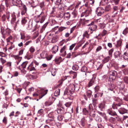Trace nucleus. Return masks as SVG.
Returning <instances> with one entry per match:
<instances>
[{"instance_id": "60", "label": "nucleus", "mask_w": 128, "mask_h": 128, "mask_svg": "<svg viewBox=\"0 0 128 128\" xmlns=\"http://www.w3.org/2000/svg\"><path fill=\"white\" fill-rule=\"evenodd\" d=\"M29 51L32 54H33L35 50V49L33 46H31L29 49Z\"/></svg>"}, {"instance_id": "10", "label": "nucleus", "mask_w": 128, "mask_h": 128, "mask_svg": "<svg viewBox=\"0 0 128 128\" xmlns=\"http://www.w3.org/2000/svg\"><path fill=\"white\" fill-rule=\"evenodd\" d=\"M11 17L12 18L11 20V24H12L14 25V24L15 23V26H16L17 24L16 22V23L15 22V21L16 20V16L15 15L14 13H13V14H12L11 15Z\"/></svg>"}, {"instance_id": "19", "label": "nucleus", "mask_w": 128, "mask_h": 128, "mask_svg": "<svg viewBox=\"0 0 128 128\" xmlns=\"http://www.w3.org/2000/svg\"><path fill=\"white\" fill-rule=\"evenodd\" d=\"M86 120L84 118H82L80 122V126L82 127H84L85 126Z\"/></svg>"}, {"instance_id": "3", "label": "nucleus", "mask_w": 128, "mask_h": 128, "mask_svg": "<svg viewBox=\"0 0 128 128\" xmlns=\"http://www.w3.org/2000/svg\"><path fill=\"white\" fill-rule=\"evenodd\" d=\"M47 90H44V89H41L38 92V93L35 92L33 94L34 97H36L38 96L40 99L46 95L47 93Z\"/></svg>"}, {"instance_id": "14", "label": "nucleus", "mask_w": 128, "mask_h": 128, "mask_svg": "<svg viewBox=\"0 0 128 128\" xmlns=\"http://www.w3.org/2000/svg\"><path fill=\"white\" fill-rule=\"evenodd\" d=\"M35 67L34 66L32 63H31L28 66L27 68V70L29 71H36V70Z\"/></svg>"}, {"instance_id": "64", "label": "nucleus", "mask_w": 128, "mask_h": 128, "mask_svg": "<svg viewBox=\"0 0 128 128\" xmlns=\"http://www.w3.org/2000/svg\"><path fill=\"white\" fill-rule=\"evenodd\" d=\"M123 80L124 82L128 84V77L126 76L124 77V78Z\"/></svg>"}, {"instance_id": "13", "label": "nucleus", "mask_w": 128, "mask_h": 128, "mask_svg": "<svg viewBox=\"0 0 128 128\" xmlns=\"http://www.w3.org/2000/svg\"><path fill=\"white\" fill-rule=\"evenodd\" d=\"M109 73L110 77L113 76V78H112V79L113 78L115 79L117 75V72L115 70L111 71Z\"/></svg>"}, {"instance_id": "2", "label": "nucleus", "mask_w": 128, "mask_h": 128, "mask_svg": "<svg viewBox=\"0 0 128 128\" xmlns=\"http://www.w3.org/2000/svg\"><path fill=\"white\" fill-rule=\"evenodd\" d=\"M45 18L46 15L44 13L42 12L40 15L35 16L34 20L37 23L40 22V23H42L45 20Z\"/></svg>"}, {"instance_id": "61", "label": "nucleus", "mask_w": 128, "mask_h": 128, "mask_svg": "<svg viewBox=\"0 0 128 128\" xmlns=\"http://www.w3.org/2000/svg\"><path fill=\"white\" fill-rule=\"evenodd\" d=\"M72 102H68L66 103L65 104V106L67 107L68 108L71 105Z\"/></svg>"}, {"instance_id": "5", "label": "nucleus", "mask_w": 128, "mask_h": 128, "mask_svg": "<svg viewBox=\"0 0 128 128\" xmlns=\"http://www.w3.org/2000/svg\"><path fill=\"white\" fill-rule=\"evenodd\" d=\"M91 22L89 20H86L85 18H81L79 21L80 23L82 24V26L86 25L87 26H90Z\"/></svg>"}, {"instance_id": "31", "label": "nucleus", "mask_w": 128, "mask_h": 128, "mask_svg": "<svg viewBox=\"0 0 128 128\" xmlns=\"http://www.w3.org/2000/svg\"><path fill=\"white\" fill-rule=\"evenodd\" d=\"M5 7L2 3L0 4V13H2L5 10Z\"/></svg>"}, {"instance_id": "8", "label": "nucleus", "mask_w": 128, "mask_h": 128, "mask_svg": "<svg viewBox=\"0 0 128 128\" xmlns=\"http://www.w3.org/2000/svg\"><path fill=\"white\" fill-rule=\"evenodd\" d=\"M21 10V14L22 16L25 15L27 14V8L25 5L23 4L22 5Z\"/></svg>"}, {"instance_id": "6", "label": "nucleus", "mask_w": 128, "mask_h": 128, "mask_svg": "<svg viewBox=\"0 0 128 128\" xmlns=\"http://www.w3.org/2000/svg\"><path fill=\"white\" fill-rule=\"evenodd\" d=\"M120 68L122 69L124 74L125 75H128V68L127 65L126 64L122 65L120 67Z\"/></svg>"}, {"instance_id": "28", "label": "nucleus", "mask_w": 128, "mask_h": 128, "mask_svg": "<svg viewBox=\"0 0 128 128\" xmlns=\"http://www.w3.org/2000/svg\"><path fill=\"white\" fill-rule=\"evenodd\" d=\"M112 7L110 4L106 5L105 8V11L106 12H109L111 11Z\"/></svg>"}, {"instance_id": "20", "label": "nucleus", "mask_w": 128, "mask_h": 128, "mask_svg": "<svg viewBox=\"0 0 128 128\" xmlns=\"http://www.w3.org/2000/svg\"><path fill=\"white\" fill-rule=\"evenodd\" d=\"M58 47L57 46H54L51 50L52 52L54 54H55L58 51Z\"/></svg>"}, {"instance_id": "30", "label": "nucleus", "mask_w": 128, "mask_h": 128, "mask_svg": "<svg viewBox=\"0 0 128 128\" xmlns=\"http://www.w3.org/2000/svg\"><path fill=\"white\" fill-rule=\"evenodd\" d=\"M121 105V104L120 103H118V104H113L112 106V108L114 109H117L118 107L120 106Z\"/></svg>"}, {"instance_id": "41", "label": "nucleus", "mask_w": 128, "mask_h": 128, "mask_svg": "<svg viewBox=\"0 0 128 128\" xmlns=\"http://www.w3.org/2000/svg\"><path fill=\"white\" fill-rule=\"evenodd\" d=\"M106 20H108V21L109 22H112L113 20L111 19L110 17V16L108 14H107L106 15Z\"/></svg>"}, {"instance_id": "12", "label": "nucleus", "mask_w": 128, "mask_h": 128, "mask_svg": "<svg viewBox=\"0 0 128 128\" xmlns=\"http://www.w3.org/2000/svg\"><path fill=\"white\" fill-rule=\"evenodd\" d=\"M107 113L110 115L112 116H117V114L116 112L113 110L112 108L107 110Z\"/></svg>"}, {"instance_id": "42", "label": "nucleus", "mask_w": 128, "mask_h": 128, "mask_svg": "<svg viewBox=\"0 0 128 128\" xmlns=\"http://www.w3.org/2000/svg\"><path fill=\"white\" fill-rule=\"evenodd\" d=\"M80 53L76 52H73L72 54V56L74 57H76L77 56L80 55Z\"/></svg>"}, {"instance_id": "63", "label": "nucleus", "mask_w": 128, "mask_h": 128, "mask_svg": "<svg viewBox=\"0 0 128 128\" xmlns=\"http://www.w3.org/2000/svg\"><path fill=\"white\" fill-rule=\"evenodd\" d=\"M107 32L105 30H104L102 32V33L100 34V35H101L102 36H105L107 34Z\"/></svg>"}, {"instance_id": "21", "label": "nucleus", "mask_w": 128, "mask_h": 128, "mask_svg": "<svg viewBox=\"0 0 128 128\" xmlns=\"http://www.w3.org/2000/svg\"><path fill=\"white\" fill-rule=\"evenodd\" d=\"M46 122L47 124L49 123V124L52 126H54L55 124V122L52 120H46Z\"/></svg>"}, {"instance_id": "58", "label": "nucleus", "mask_w": 128, "mask_h": 128, "mask_svg": "<svg viewBox=\"0 0 128 128\" xmlns=\"http://www.w3.org/2000/svg\"><path fill=\"white\" fill-rule=\"evenodd\" d=\"M30 82H24L23 84V88L26 89V87L27 86Z\"/></svg>"}, {"instance_id": "57", "label": "nucleus", "mask_w": 128, "mask_h": 128, "mask_svg": "<svg viewBox=\"0 0 128 128\" xmlns=\"http://www.w3.org/2000/svg\"><path fill=\"white\" fill-rule=\"evenodd\" d=\"M119 9V7H118V6H114L113 7V12H114L115 11L117 12Z\"/></svg>"}, {"instance_id": "18", "label": "nucleus", "mask_w": 128, "mask_h": 128, "mask_svg": "<svg viewBox=\"0 0 128 128\" xmlns=\"http://www.w3.org/2000/svg\"><path fill=\"white\" fill-rule=\"evenodd\" d=\"M12 1L13 4L15 6L21 4L22 3L21 0H12Z\"/></svg>"}, {"instance_id": "15", "label": "nucleus", "mask_w": 128, "mask_h": 128, "mask_svg": "<svg viewBox=\"0 0 128 128\" xmlns=\"http://www.w3.org/2000/svg\"><path fill=\"white\" fill-rule=\"evenodd\" d=\"M118 111L119 113L122 114H124L125 113H127L128 110L124 108H121L118 110Z\"/></svg>"}, {"instance_id": "9", "label": "nucleus", "mask_w": 128, "mask_h": 128, "mask_svg": "<svg viewBox=\"0 0 128 128\" xmlns=\"http://www.w3.org/2000/svg\"><path fill=\"white\" fill-rule=\"evenodd\" d=\"M68 90L70 94H72L74 92L75 90V85L73 84H71L68 86Z\"/></svg>"}, {"instance_id": "55", "label": "nucleus", "mask_w": 128, "mask_h": 128, "mask_svg": "<svg viewBox=\"0 0 128 128\" xmlns=\"http://www.w3.org/2000/svg\"><path fill=\"white\" fill-rule=\"evenodd\" d=\"M114 50L113 48H112L108 51V54L109 56H108L111 58L112 56V54L114 51Z\"/></svg>"}, {"instance_id": "29", "label": "nucleus", "mask_w": 128, "mask_h": 128, "mask_svg": "<svg viewBox=\"0 0 128 128\" xmlns=\"http://www.w3.org/2000/svg\"><path fill=\"white\" fill-rule=\"evenodd\" d=\"M64 118L65 121L67 122L71 120V116L70 114L65 115Z\"/></svg>"}, {"instance_id": "62", "label": "nucleus", "mask_w": 128, "mask_h": 128, "mask_svg": "<svg viewBox=\"0 0 128 128\" xmlns=\"http://www.w3.org/2000/svg\"><path fill=\"white\" fill-rule=\"evenodd\" d=\"M27 21V20L25 18H22L21 20L22 24L23 25H24L26 22Z\"/></svg>"}, {"instance_id": "25", "label": "nucleus", "mask_w": 128, "mask_h": 128, "mask_svg": "<svg viewBox=\"0 0 128 128\" xmlns=\"http://www.w3.org/2000/svg\"><path fill=\"white\" fill-rule=\"evenodd\" d=\"M54 61L56 64H59L62 61V58L61 57H59L57 58H56L54 60Z\"/></svg>"}, {"instance_id": "48", "label": "nucleus", "mask_w": 128, "mask_h": 128, "mask_svg": "<svg viewBox=\"0 0 128 128\" xmlns=\"http://www.w3.org/2000/svg\"><path fill=\"white\" fill-rule=\"evenodd\" d=\"M83 36L84 37H85L87 38H88L89 37V35L88 34V32L87 31H86L83 34Z\"/></svg>"}, {"instance_id": "46", "label": "nucleus", "mask_w": 128, "mask_h": 128, "mask_svg": "<svg viewBox=\"0 0 128 128\" xmlns=\"http://www.w3.org/2000/svg\"><path fill=\"white\" fill-rule=\"evenodd\" d=\"M82 112L83 114L85 115H88L89 114L88 111L86 108H84L83 109Z\"/></svg>"}, {"instance_id": "43", "label": "nucleus", "mask_w": 128, "mask_h": 128, "mask_svg": "<svg viewBox=\"0 0 128 128\" xmlns=\"http://www.w3.org/2000/svg\"><path fill=\"white\" fill-rule=\"evenodd\" d=\"M57 70L56 69H52L51 71V72L52 73V75L53 76H55L56 74V72Z\"/></svg>"}, {"instance_id": "45", "label": "nucleus", "mask_w": 128, "mask_h": 128, "mask_svg": "<svg viewBox=\"0 0 128 128\" xmlns=\"http://www.w3.org/2000/svg\"><path fill=\"white\" fill-rule=\"evenodd\" d=\"M60 89L58 88L57 89L55 92L54 95L55 96H57L60 95Z\"/></svg>"}, {"instance_id": "26", "label": "nucleus", "mask_w": 128, "mask_h": 128, "mask_svg": "<svg viewBox=\"0 0 128 128\" xmlns=\"http://www.w3.org/2000/svg\"><path fill=\"white\" fill-rule=\"evenodd\" d=\"M57 112L58 113V114H62L64 112V107H62L61 108H58Z\"/></svg>"}, {"instance_id": "27", "label": "nucleus", "mask_w": 128, "mask_h": 128, "mask_svg": "<svg viewBox=\"0 0 128 128\" xmlns=\"http://www.w3.org/2000/svg\"><path fill=\"white\" fill-rule=\"evenodd\" d=\"M98 102L97 99L95 98H93L92 99V104L95 108H97L96 105L98 104Z\"/></svg>"}, {"instance_id": "59", "label": "nucleus", "mask_w": 128, "mask_h": 128, "mask_svg": "<svg viewBox=\"0 0 128 128\" xmlns=\"http://www.w3.org/2000/svg\"><path fill=\"white\" fill-rule=\"evenodd\" d=\"M79 66L76 65H75L73 66L72 67V69L73 70H78Z\"/></svg>"}, {"instance_id": "23", "label": "nucleus", "mask_w": 128, "mask_h": 128, "mask_svg": "<svg viewBox=\"0 0 128 128\" xmlns=\"http://www.w3.org/2000/svg\"><path fill=\"white\" fill-rule=\"evenodd\" d=\"M115 88V86L114 84H111L109 85L108 90L111 91H112L114 92V90Z\"/></svg>"}, {"instance_id": "54", "label": "nucleus", "mask_w": 128, "mask_h": 128, "mask_svg": "<svg viewBox=\"0 0 128 128\" xmlns=\"http://www.w3.org/2000/svg\"><path fill=\"white\" fill-rule=\"evenodd\" d=\"M29 4H30L31 7L34 8H35L36 7V6L34 4V2L33 1H32L31 2H29Z\"/></svg>"}, {"instance_id": "17", "label": "nucleus", "mask_w": 128, "mask_h": 128, "mask_svg": "<svg viewBox=\"0 0 128 128\" xmlns=\"http://www.w3.org/2000/svg\"><path fill=\"white\" fill-rule=\"evenodd\" d=\"M114 56L116 58L118 59L121 58L122 56L120 52L119 51L116 52L114 54Z\"/></svg>"}, {"instance_id": "50", "label": "nucleus", "mask_w": 128, "mask_h": 128, "mask_svg": "<svg viewBox=\"0 0 128 128\" xmlns=\"http://www.w3.org/2000/svg\"><path fill=\"white\" fill-rule=\"evenodd\" d=\"M86 93L87 96L88 97L90 98L92 96V91L90 90H88L87 91Z\"/></svg>"}, {"instance_id": "22", "label": "nucleus", "mask_w": 128, "mask_h": 128, "mask_svg": "<svg viewBox=\"0 0 128 128\" xmlns=\"http://www.w3.org/2000/svg\"><path fill=\"white\" fill-rule=\"evenodd\" d=\"M95 77H93L88 83V87L92 86L95 81Z\"/></svg>"}, {"instance_id": "24", "label": "nucleus", "mask_w": 128, "mask_h": 128, "mask_svg": "<svg viewBox=\"0 0 128 128\" xmlns=\"http://www.w3.org/2000/svg\"><path fill=\"white\" fill-rule=\"evenodd\" d=\"M64 18L65 20H68L70 18V14L68 12H66L64 13Z\"/></svg>"}, {"instance_id": "33", "label": "nucleus", "mask_w": 128, "mask_h": 128, "mask_svg": "<svg viewBox=\"0 0 128 128\" xmlns=\"http://www.w3.org/2000/svg\"><path fill=\"white\" fill-rule=\"evenodd\" d=\"M55 114L54 112H51L48 114V117L50 118L54 119L55 118Z\"/></svg>"}, {"instance_id": "47", "label": "nucleus", "mask_w": 128, "mask_h": 128, "mask_svg": "<svg viewBox=\"0 0 128 128\" xmlns=\"http://www.w3.org/2000/svg\"><path fill=\"white\" fill-rule=\"evenodd\" d=\"M40 6L42 9H44L45 7L44 2L43 1L41 2L40 3Z\"/></svg>"}, {"instance_id": "16", "label": "nucleus", "mask_w": 128, "mask_h": 128, "mask_svg": "<svg viewBox=\"0 0 128 128\" xmlns=\"http://www.w3.org/2000/svg\"><path fill=\"white\" fill-rule=\"evenodd\" d=\"M104 13V10H100V8H97L96 10V13L98 16H101Z\"/></svg>"}, {"instance_id": "53", "label": "nucleus", "mask_w": 128, "mask_h": 128, "mask_svg": "<svg viewBox=\"0 0 128 128\" xmlns=\"http://www.w3.org/2000/svg\"><path fill=\"white\" fill-rule=\"evenodd\" d=\"M128 33V27L126 28L123 31L122 34L124 35H126Z\"/></svg>"}, {"instance_id": "37", "label": "nucleus", "mask_w": 128, "mask_h": 128, "mask_svg": "<svg viewBox=\"0 0 128 128\" xmlns=\"http://www.w3.org/2000/svg\"><path fill=\"white\" fill-rule=\"evenodd\" d=\"M41 57L43 58H44L46 57L47 56V54L46 52L45 51H43L42 53L40 54Z\"/></svg>"}, {"instance_id": "39", "label": "nucleus", "mask_w": 128, "mask_h": 128, "mask_svg": "<svg viewBox=\"0 0 128 128\" xmlns=\"http://www.w3.org/2000/svg\"><path fill=\"white\" fill-rule=\"evenodd\" d=\"M0 30L2 34V36L3 38H4V36L6 34L5 32L4 29L3 27H1Z\"/></svg>"}, {"instance_id": "11", "label": "nucleus", "mask_w": 128, "mask_h": 128, "mask_svg": "<svg viewBox=\"0 0 128 128\" xmlns=\"http://www.w3.org/2000/svg\"><path fill=\"white\" fill-rule=\"evenodd\" d=\"M98 107L99 109L101 110H102L103 109H105L106 107L105 102H103L98 104Z\"/></svg>"}, {"instance_id": "38", "label": "nucleus", "mask_w": 128, "mask_h": 128, "mask_svg": "<svg viewBox=\"0 0 128 128\" xmlns=\"http://www.w3.org/2000/svg\"><path fill=\"white\" fill-rule=\"evenodd\" d=\"M69 73L70 74H72L73 76V78H76L77 76V74L76 72L71 70L69 72Z\"/></svg>"}, {"instance_id": "7", "label": "nucleus", "mask_w": 128, "mask_h": 128, "mask_svg": "<svg viewBox=\"0 0 128 128\" xmlns=\"http://www.w3.org/2000/svg\"><path fill=\"white\" fill-rule=\"evenodd\" d=\"M67 49V46L66 45L63 46L60 49V54L62 56H64L66 54V50Z\"/></svg>"}, {"instance_id": "35", "label": "nucleus", "mask_w": 128, "mask_h": 128, "mask_svg": "<svg viewBox=\"0 0 128 128\" xmlns=\"http://www.w3.org/2000/svg\"><path fill=\"white\" fill-rule=\"evenodd\" d=\"M48 22H46L42 27L40 31V32L41 33H42L44 30L45 29L46 27L48 25Z\"/></svg>"}, {"instance_id": "32", "label": "nucleus", "mask_w": 128, "mask_h": 128, "mask_svg": "<svg viewBox=\"0 0 128 128\" xmlns=\"http://www.w3.org/2000/svg\"><path fill=\"white\" fill-rule=\"evenodd\" d=\"M124 58L125 60L128 59V50L124 53L122 55Z\"/></svg>"}, {"instance_id": "51", "label": "nucleus", "mask_w": 128, "mask_h": 128, "mask_svg": "<svg viewBox=\"0 0 128 128\" xmlns=\"http://www.w3.org/2000/svg\"><path fill=\"white\" fill-rule=\"evenodd\" d=\"M28 63L27 62H24L22 64L21 66L22 68H24Z\"/></svg>"}, {"instance_id": "34", "label": "nucleus", "mask_w": 128, "mask_h": 128, "mask_svg": "<svg viewBox=\"0 0 128 128\" xmlns=\"http://www.w3.org/2000/svg\"><path fill=\"white\" fill-rule=\"evenodd\" d=\"M122 41L121 40H119L117 42V44L116 45V48H121Z\"/></svg>"}, {"instance_id": "40", "label": "nucleus", "mask_w": 128, "mask_h": 128, "mask_svg": "<svg viewBox=\"0 0 128 128\" xmlns=\"http://www.w3.org/2000/svg\"><path fill=\"white\" fill-rule=\"evenodd\" d=\"M111 58L109 57L108 56L106 57L104 59L102 60V62L104 64H105L107 62H108L110 58Z\"/></svg>"}, {"instance_id": "49", "label": "nucleus", "mask_w": 128, "mask_h": 128, "mask_svg": "<svg viewBox=\"0 0 128 128\" xmlns=\"http://www.w3.org/2000/svg\"><path fill=\"white\" fill-rule=\"evenodd\" d=\"M32 27V23L31 22V23H30L29 24L28 26L27 27V29L28 30H31Z\"/></svg>"}, {"instance_id": "52", "label": "nucleus", "mask_w": 128, "mask_h": 128, "mask_svg": "<svg viewBox=\"0 0 128 128\" xmlns=\"http://www.w3.org/2000/svg\"><path fill=\"white\" fill-rule=\"evenodd\" d=\"M10 47L8 48V50H12L15 47L14 45L12 42H10Z\"/></svg>"}, {"instance_id": "44", "label": "nucleus", "mask_w": 128, "mask_h": 128, "mask_svg": "<svg viewBox=\"0 0 128 128\" xmlns=\"http://www.w3.org/2000/svg\"><path fill=\"white\" fill-rule=\"evenodd\" d=\"M55 6H56V8H58L59 10H62V8H63L61 3L58 4H56Z\"/></svg>"}, {"instance_id": "1", "label": "nucleus", "mask_w": 128, "mask_h": 128, "mask_svg": "<svg viewBox=\"0 0 128 128\" xmlns=\"http://www.w3.org/2000/svg\"><path fill=\"white\" fill-rule=\"evenodd\" d=\"M84 1L85 3L84 4L80 6V9L83 7L84 6L87 7V8L84 12H82L80 15V17H82L84 16H85V17H86L88 16L89 15L91 14L92 9L90 7H89L88 4V0H84Z\"/></svg>"}, {"instance_id": "36", "label": "nucleus", "mask_w": 128, "mask_h": 128, "mask_svg": "<svg viewBox=\"0 0 128 128\" xmlns=\"http://www.w3.org/2000/svg\"><path fill=\"white\" fill-rule=\"evenodd\" d=\"M19 56L18 54V55H13L12 57L14 58L15 60H18L21 61L22 57H20Z\"/></svg>"}, {"instance_id": "4", "label": "nucleus", "mask_w": 128, "mask_h": 128, "mask_svg": "<svg viewBox=\"0 0 128 128\" xmlns=\"http://www.w3.org/2000/svg\"><path fill=\"white\" fill-rule=\"evenodd\" d=\"M95 22H92L90 23V26L88 29L89 31H90L91 34L93 33V32L96 31L97 28V26L95 24Z\"/></svg>"}, {"instance_id": "56", "label": "nucleus", "mask_w": 128, "mask_h": 128, "mask_svg": "<svg viewBox=\"0 0 128 128\" xmlns=\"http://www.w3.org/2000/svg\"><path fill=\"white\" fill-rule=\"evenodd\" d=\"M58 41V39L56 37H54L51 40V42L52 43H54Z\"/></svg>"}]
</instances>
